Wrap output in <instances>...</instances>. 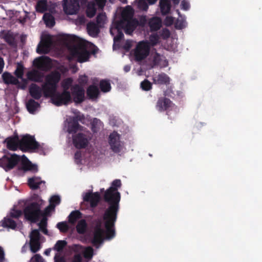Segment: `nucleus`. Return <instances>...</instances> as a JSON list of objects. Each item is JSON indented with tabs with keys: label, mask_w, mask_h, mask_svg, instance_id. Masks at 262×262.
<instances>
[{
	"label": "nucleus",
	"mask_w": 262,
	"mask_h": 262,
	"mask_svg": "<svg viewBox=\"0 0 262 262\" xmlns=\"http://www.w3.org/2000/svg\"><path fill=\"white\" fill-rule=\"evenodd\" d=\"M121 185L120 180H114L111 186L104 192L103 195V200L108 205L103 215L106 236L108 239H112L115 236V225L117 220L121 200V194L118 189L121 187Z\"/></svg>",
	"instance_id": "1"
},
{
	"label": "nucleus",
	"mask_w": 262,
	"mask_h": 262,
	"mask_svg": "<svg viewBox=\"0 0 262 262\" xmlns=\"http://www.w3.org/2000/svg\"><path fill=\"white\" fill-rule=\"evenodd\" d=\"M60 78L61 75L57 71L52 72L46 76L45 82L42 85L43 94L45 98H49L56 92Z\"/></svg>",
	"instance_id": "2"
},
{
	"label": "nucleus",
	"mask_w": 262,
	"mask_h": 262,
	"mask_svg": "<svg viewBox=\"0 0 262 262\" xmlns=\"http://www.w3.org/2000/svg\"><path fill=\"white\" fill-rule=\"evenodd\" d=\"M42 200L31 202L27 205L23 210L25 218L31 223H35L42 215L41 210Z\"/></svg>",
	"instance_id": "3"
},
{
	"label": "nucleus",
	"mask_w": 262,
	"mask_h": 262,
	"mask_svg": "<svg viewBox=\"0 0 262 262\" xmlns=\"http://www.w3.org/2000/svg\"><path fill=\"white\" fill-rule=\"evenodd\" d=\"M98 50V48H96L93 49L90 53L83 47H76L71 50L70 54L72 58L76 59L78 62L82 63L88 61L91 54H95Z\"/></svg>",
	"instance_id": "4"
},
{
	"label": "nucleus",
	"mask_w": 262,
	"mask_h": 262,
	"mask_svg": "<svg viewBox=\"0 0 262 262\" xmlns=\"http://www.w3.org/2000/svg\"><path fill=\"white\" fill-rule=\"evenodd\" d=\"M101 200L100 194L99 192H88L83 197L82 205H85L86 209L96 208Z\"/></svg>",
	"instance_id": "5"
},
{
	"label": "nucleus",
	"mask_w": 262,
	"mask_h": 262,
	"mask_svg": "<svg viewBox=\"0 0 262 262\" xmlns=\"http://www.w3.org/2000/svg\"><path fill=\"white\" fill-rule=\"evenodd\" d=\"M39 144L35 140L34 137L30 135L24 136L19 141V149L23 151L37 149Z\"/></svg>",
	"instance_id": "6"
},
{
	"label": "nucleus",
	"mask_w": 262,
	"mask_h": 262,
	"mask_svg": "<svg viewBox=\"0 0 262 262\" xmlns=\"http://www.w3.org/2000/svg\"><path fill=\"white\" fill-rule=\"evenodd\" d=\"M51 98L52 102L56 106L66 105L72 101V98L70 92H63L62 93L54 92V94L49 96Z\"/></svg>",
	"instance_id": "7"
},
{
	"label": "nucleus",
	"mask_w": 262,
	"mask_h": 262,
	"mask_svg": "<svg viewBox=\"0 0 262 262\" xmlns=\"http://www.w3.org/2000/svg\"><path fill=\"white\" fill-rule=\"evenodd\" d=\"M149 50L150 47L147 41H140L134 51L135 59L138 61L144 59L148 55Z\"/></svg>",
	"instance_id": "8"
},
{
	"label": "nucleus",
	"mask_w": 262,
	"mask_h": 262,
	"mask_svg": "<svg viewBox=\"0 0 262 262\" xmlns=\"http://www.w3.org/2000/svg\"><path fill=\"white\" fill-rule=\"evenodd\" d=\"M123 23V29L127 34H132L139 25V21L136 18H132L131 15L126 16L125 12L122 14V18L120 20Z\"/></svg>",
	"instance_id": "9"
},
{
	"label": "nucleus",
	"mask_w": 262,
	"mask_h": 262,
	"mask_svg": "<svg viewBox=\"0 0 262 262\" xmlns=\"http://www.w3.org/2000/svg\"><path fill=\"white\" fill-rule=\"evenodd\" d=\"M123 23L122 21L117 20L113 23L110 32L112 36L114 37V43L119 42L123 38Z\"/></svg>",
	"instance_id": "10"
},
{
	"label": "nucleus",
	"mask_w": 262,
	"mask_h": 262,
	"mask_svg": "<svg viewBox=\"0 0 262 262\" xmlns=\"http://www.w3.org/2000/svg\"><path fill=\"white\" fill-rule=\"evenodd\" d=\"M19 161L20 157L16 154L12 155L10 157L5 156L0 162V166L7 171L13 169Z\"/></svg>",
	"instance_id": "11"
},
{
	"label": "nucleus",
	"mask_w": 262,
	"mask_h": 262,
	"mask_svg": "<svg viewBox=\"0 0 262 262\" xmlns=\"http://www.w3.org/2000/svg\"><path fill=\"white\" fill-rule=\"evenodd\" d=\"M73 144L77 149L86 148L89 143L87 136L82 133H79L72 136Z\"/></svg>",
	"instance_id": "12"
},
{
	"label": "nucleus",
	"mask_w": 262,
	"mask_h": 262,
	"mask_svg": "<svg viewBox=\"0 0 262 262\" xmlns=\"http://www.w3.org/2000/svg\"><path fill=\"white\" fill-rule=\"evenodd\" d=\"M108 143L111 149L115 153H119L122 149L120 136L116 132L111 133L108 137Z\"/></svg>",
	"instance_id": "13"
},
{
	"label": "nucleus",
	"mask_w": 262,
	"mask_h": 262,
	"mask_svg": "<svg viewBox=\"0 0 262 262\" xmlns=\"http://www.w3.org/2000/svg\"><path fill=\"white\" fill-rule=\"evenodd\" d=\"M52 60L47 56H41L35 58L33 62V66L37 69L46 71L51 67Z\"/></svg>",
	"instance_id": "14"
},
{
	"label": "nucleus",
	"mask_w": 262,
	"mask_h": 262,
	"mask_svg": "<svg viewBox=\"0 0 262 262\" xmlns=\"http://www.w3.org/2000/svg\"><path fill=\"white\" fill-rule=\"evenodd\" d=\"M63 8L66 13L73 15L77 13L79 9L78 0H63Z\"/></svg>",
	"instance_id": "15"
},
{
	"label": "nucleus",
	"mask_w": 262,
	"mask_h": 262,
	"mask_svg": "<svg viewBox=\"0 0 262 262\" xmlns=\"http://www.w3.org/2000/svg\"><path fill=\"white\" fill-rule=\"evenodd\" d=\"M73 101L76 103H80L84 100V89L78 84H74L71 87Z\"/></svg>",
	"instance_id": "16"
},
{
	"label": "nucleus",
	"mask_w": 262,
	"mask_h": 262,
	"mask_svg": "<svg viewBox=\"0 0 262 262\" xmlns=\"http://www.w3.org/2000/svg\"><path fill=\"white\" fill-rule=\"evenodd\" d=\"M173 105L172 102L166 97H160L158 99L156 108L159 112L168 111Z\"/></svg>",
	"instance_id": "17"
},
{
	"label": "nucleus",
	"mask_w": 262,
	"mask_h": 262,
	"mask_svg": "<svg viewBox=\"0 0 262 262\" xmlns=\"http://www.w3.org/2000/svg\"><path fill=\"white\" fill-rule=\"evenodd\" d=\"M29 92L30 95L33 98V99L39 100L42 97V88H40L35 83H32L29 86Z\"/></svg>",
	"instance_id": "18"
},
{
	"label": "nucleus",
	"mask_w": 262,
	"mask_h": 262,
	"mask_svg": "<svg viewBox=\"0 0 262 262\" xmlns=\"http://www.w3.org/2000/svg\"><path fill=\"white\" fill-rule=\"evenodd\" d=\"M152 80L154 84L158 85H167L170 82V78L164 73L153 76Z\"/></svg>",
	"instance_id": "19"
},
{
	"label": "nucleus",
	"mask_w": 262,
	"mask_h": 262,
	"mask_svg": "<svg viewBox=\"0 0 262 262\" xmlns=\"http://www.w3.org/2000/svg\"><path fill=\"white\" fill-rule=\"evenodd\" d=\"M20 169L25 171H31L33 172H37L38 170L37 165L32 164L26 157L24 156L22 161Z\"/></svg>",
	"instance_id": "20"
},
{
	"label": "nucleus",
	"mask_w": 262,
	"mask_h": 262,
	"mask_svg": "<svg viewBox=\"0 0 262 262\" xmlns=\"http://www.w3.org/2000/svg\"><path fill=\"white\" fill-rule=\"evenodd\" d=\"M104 233V230L94 231L91 243L96 248H99V245L103 243Z\"/></svg>",
	"instance_id": "21"
},
{
	"label": "nucleus",
	"mask_w": 262,
	"mask_h": 262,
	"mask_svg": "<svg viewBox=\"0 0 262 262\" xmlns=\"http://www.w3.org/2000/svg\"><path fill=\"white\" fill-rule=\"evenodd\" d=\"M159 6L163 16L169 14L170 12L171 4L170 0H160Z\"/></svg>",
	"instance_id": "22"
},
{
	"label": "nucleus",
	"mask_w": 262,
	"mask_h": 262,
	"mask_svg": "<svg viewBox=\"0 0 262 262\" xmlns=\"http://www.w3.org/2000/svg\"><path fill=\"white\" fill-rule=\"evenodd\" d=\"M7 147L11 150L15 151L19 148L20 140L17 136L14 137H9L6 139Z\"/></svg>",
	"instance_id": "23"
},
{
	"label": "nucleus",
	"mask_w": 262,
	"mask_h": 262,
	"mask_svg": "<svg viewBox=\"0 0 262 262\" xmlns=\"http://www.w3.org/2000/svg\"><path fill=\"white\" fill-rule=\"evenodd\" d=\"M83 127L80 125L76 120L73 121L70 119L68 122L67 132L69 134H75L78 131L83 130Z\"/></svg>",
	"instance_id": "24"
},
{
	"label": "nucleus",
	"mask_w": 262,
	"mask_h": 262,
	"mask_svg": "<svg viewBox=\"0 0 262 262\" xmlns=\"http://www.w3.org/2000/svg\"><path fill=\"white\" fill-rule=\"evenodd\" d=\"M2 38L11 47H14L16 45L15 36L14 33L10 31L3 33L2 34Z\"/></svg>",
	"instance_id": "25"
},
{
	"label": "nucleus",
	"mask_w": 262,
	"mask_h": 262,
	"mask_svg": "<svg viewBox=\"0 0 262 262\" xmlns=\"http://www.w3.org/2000/svg\"><path fill=\"white\" fill-rule=\"evenodd\" d=\"M148 25L151 31H157L162 26V19L157 16L152 17L149 20Z\"/></svg>",
	"instance_id": "26"
},
{
	"label": "nucleus",
	"mask_w": 262,
	"mask_h": 262,
	"mask_svg": "<svg viewBox=\"0 0 262 262\" xmlns=\"http://www.w3.org/2000/svg\"><path fill=\"white\" fill-rule=\"evenodd\" d=\"M1 226L4 228L10 229L12 230H15L17 228V224L12 217H5L0 222Z\"/></svg>",
	"instance_id": "27"
},
{
	"label": "nucleus",
	"mask_w": 262,
	"mask_h": 262,
	"mask_svg": "<svg viewBox=\"0 0 262 262\" xmlns=\"http://www.w3.org/2000/svg\"><path fill=\"white\" fill-rule=\"evenodd\" d=\"M2 78L4 82L7 84L17 85L19 84V81L17 78L7 72H5L3 74Z\"/></svg>",
	"instance_id": "28"
},
{
	"label": "nucleus",
	"mask_w": 262,
	"mask_h": 262,
	"mask_svg": "<svg viewBox=\"0 0 262 262\" xmlns=\"http://www.w3.org/2000/svg\"><path fill=\"white\" fill-rule=\"evenodd\" d=\"M27 76L28 79L31 81L40 82L42 81L43 75L37 70H32L27 73Z\"/></svg>",
	"instance_id": "29"
},
{
	"label": "nucleus",
	"mask_w": 262,
	"mask_h": 262,
	"mask_svg": "<svg viewBox=\"0 0 262 262\" xmlns=\"http://www.w3.org/2000/svg\"><path fill=\"white\" fill-rule=\"evenodd\" d=\"M97 24L94 22H90L87 25V30L89 35L93 37H96L100 32L99 28Z\"/></svg>",
	"instance_id": "30"
},
{
	"label": "nucleus",
	"mask_w": 262,
	"mask_h": 262,
	"mask_svg": "<svg viewBox=\"0 0 262 262\" xmlns=\"http://www.w3.org/2000/svg\"><path fill=\"white\" fill-rule=\"evenodd\" d=\"M44 183L38 177H34L30 178L28 180V184L29 187L32 190H36L39 188L40 185Z\"/></svg>",
	"instance_id": "31"
},
{
	"label": "nucleus",
	"mask_w": 262,
	"mask_h": 262,
	"mask_svg": "<svg viewBox=\"0 0 262 262\" xmlns=\"http://www.w3.org/2000/svg\"><path fill=\"white\" fill-rule=\"evenodd\" d=\"M86 94L89 99L97 98L99 95V91L98 87L94 85H90L86 91Z\"/></svg>",
	"instance_id": "32"
},
{
	"label": "nucleus",
	"mask_w": 262,
	"mask_h": 262,
	"mask_svg": "<svg viewBox=\"0 0 262 262\" xmlns=\"http://www.w3.org/2000/svg\"><path fill=\"white\" fill-rule=\"evenodd\" d=\"M40 106V104L35 101V99H30L26 103L27 110L31 114H34L37 109Z\"/></svg>",
	"instance_id": "33"
},
{
	"label": "nucleus",
	"mask_w": 262,
	"mask_h": 262,
	"mask_svg": "<svg viewBox=\"0 0 262 262\" xmlns=\"http://www.w3.org/2000/svg\"><path fill=\"white\" fill-rule=\"evenodd\" d=\"M76 231L79 234H84L88 229V224L84 219L80 220L76 227Z\"/></svg>",
	"instance_id": "34"
},
{
	"label": "nucleus",
	"mask_w": 262,
	"mask_h": 262,
	"mask_svg": "<svg viewBox=\"0 0 262 262\" xmlns=\"http://www.w3.org/2000/svg\"><path fill=\"white\" fill-rule=\"evenodd\" d=\"M49 42L47 40H44L40 42L37 46L36 52L39 54H47L49 51Z\"/></svg>",
	"instance_id": "35"
},
{
	"label": "nucleus",
	"mask_w": 262,
	"mask_h": 262,
	"mask_svg": "<svg viewBox=\"0 0 262 262\" xmlns=\"http://www.w3.org/2000/svg\"><path fill=\"white\" fill-rule=\"evenodd\" d=\"M69 222L71 224H74L76 221L82 217V213L79 210H74L69 215Z\"/></svg>",
	"instance_id": "36"
},
{
	"label": "nucleus",
	"mask_w": 262,
	"mask_h": 262,
	"mask_svg": "<svg viewBox=\"0 0 262 262\" xmlns=\"http://www.w3.org/2000/svg\"><path fill=\"white\" fill-rule=\"evenodd\" d=\"M43 19L46 26L49 27H53L55 24V18L50 13H45L43 16Z\"/></svg>",
	"instance_id": "37"
},
{
	"label": "nucleus",
	"mask_w": 262,
	"mask_h": 262,
	"mask_svg": "<svg viewBox=\"0 0 262 262\" xmlns=\"http://www.w3.org/2000/svg\"><path fill=\"white\" fill-rule=\"evenodd\" d=\"M99 86L101 91L103 93H107L111 91V85L108 80L103 79L100 80Z\"/></svg>",
	"instance_id": "38"
},
{
	"label": "nucleus",
	"mask_w": 262,
	"mask_h": 262,
	"mask_svg": "<svg viewBox=\"0 0 262 262\" xmlns=\"http://www.w3.org/2000/svg\"><path fill=\"white\" fill-rule=\"evenodd\" d=\"M48 5L46 0L39 1L36 5V10L38 12L43 13L47 10Z\"/></svg>",
	"instance_id": "39"
},
{
	"label": "nucleus",
	"mask_w": 262,
	"mask_h": 262,
	"mask_svg": "<svg viewBox=\"0 0 262 262\" xmlns=\"http://www.w3.org/2000/svg\"><path fill=\"white\" fill-rule=\"evenodd\" d=\"M157 0H139L138 2L139 8L143 10L147 11L148 9V5L146 2L150 5H153L156 3Z\"/></svg>",
	"instance_id": "40"
},
{
	"label": "nucleus",
	"mask_w": 262,
	"mask_h": 262,
	"mask_svg": "<svg viewBox=\"0 0 262 262\" xmlns=\"http://www.w3.org/2000/svg\"><path fill=\"white\" fill-rule=\"evenodd\" d=\"M30 248L32 253H36L41 248L40 241H36V240L30 241Z\"/></svg>",
	"instance_id": "41"
},
{
	"label": "nucleus",
	"mask_w": 262,
	"mask_h": 262,
	"mask_svg": "<svg viewBox=\"0 0 262 262\" xmlns=\"http://www.w3.org/2000/svg\"><path fill=\"white\" fill-rule=\"evenodd\" d=\"M73 79L72 78H67L62 80L61 83L63 92H69V90L72 86Z\"/></svg>",
	"instance_id": "42"
},
{
	"label": "nucleus",
	"mask_w": 262,
	"mask_h": 262,
	"mask_svg": "<svg viewBox=\"0 0 262 262\" xmlns=\"http://www.w3.org/2000/svg\"><path fill=\"white\" fill-rule=\"evenodd\" d=\"M14 74L17 78L24 79L23 77L24 74V67L22 64L17 63Z\"/></svg>",
	"instance_id": "43"
},
{
	"label": "nucleus",
	"mask_w": 262,
	"mask_h": 262,
	"mask_svg": "<svg viewBox=\"0 0 262 262\" xmlns=\"http://www.w3.org/2000/svg\"><path fill=\"white\" fill-rule=\"evenodd\" d=\"M47 218L46 216L42 217L40 223L38 224V226L40 230L46 235L48 234V231L47 229Z\"/></svg>",
	"instance_id": "44"
},
{
	"label": "nucleus",
	"mask_w": 262,
	"mask_h": 262,
	"mask_svg": "<svg viewBox=\"0 0 262 262\" xmlns=\"http://www.w3.org/2000/svg\"><path fill=\"white\" fill-rule=\"evenodd\" d=\"M92 226L94 231L104 230L102 228V221L100 219H96L92 221Z\"/></svg>",
	"instance_id": "45"
},
{
	"label": "nucleus",
	"mask_w": 262,
	"mask_h": 262,
	"mask_svg": "<svg viewBox=\"0 0 262 262\" xmlns=\"http://www.w3.org/2000/svg\"><path fill=\"white\" fill-rule=\"evenodd\" d=\"M67 242L64 240L58 241L54 247V249L58 252L61 251L67 246Z\"/></svg>",
	"instance_id": "46"
},
{
	"label": "nucleus",
	"mask_w": 262,
	"mask_h": 262,
	"mask_svg": "<svg viewBox=\"0 0 262 262\" xmlns=\"http://www.w3.org/2000/svg\"><path fill=\"white\" fill-rule=\"evenodd\" d=\"M140 87L143 91H148L152 89V83L145 79L141 82Z\"/></svg>",
	"instance_id": "47"
},
{
	"label": "nucleus",
	"mask_w": 262,
	"mask_h": 262,
	"mask_svg": "<svg viewBox=\"0 0 262 262\" xmlns=\"http://www.w3.org/2000/svg\"><path fill=\"white\" fill-rule=\"evenodd\" d=\"M94 255V249L92 247L89 246L85 248L83 252L84 258L91 259Z\"/></svg>",
	"instance_id": "48"
},
{
	"label": "nucleus",
	"mask_w": 262,
	"mask_h": 262,
	"mask_svg": "<svg viewBox=\"0 0 262 262\" xmlns=\"http://www.w3.org/2000/svg\"><path fill=\"white\" fill-rule=\"evenodd\" d=\"M106 15L103 13H99L96 17V24L101 27L105 23Z\"/></svg>",
	"instance_id": "49"
},
{
	"label": "nucleus",
	"mask_w": 262,
	"mask_h": 262,
	"mask_svg": "<svg viewBox=\"0 0 262 262\" xmlns=\"http://www.w3.org/2000/svg\"><path fill=\"white\" fill-rule=\"evenodd\" d=\"M24 213L21 210L12 209L10 212V216L12 218L18 219Z\"/></svg>",
	"instance_id": "50"
},
{
	"label": "nucleus",
	"mask_w": 262,
	"mask_h": 262,
	"mask_svg": "<svg viewBox=\"0 0 262 262\" xmlns=\"http://www.w3.org/2000/svg\"><path fill=\"white\" fill-rule=\"evenodd\" d=\"M40 237V234L37 229L33 230L30 234V241L36 240V241H39Z\"/></svg>",
	"instance_id": "51"
},
{
	"label": "nucleus",
	"mask_w": 262,
	"mask_h": 262,
	"mask_svg": "<svg viewBox=\"0 0 262 262\" xmlns=\"http://www.w3.org/2000/svg\"><path fill=\"white\" fill-rule=\"evenodd\" d=\"M89 81V78L88 76L83 75H80L79 76V78L78 79V85H79L83 87L84 85H85Z\"/></svg>",
	"instance_id": "52"
},
{
	"label": "nucleus",
	"mask_w": 262,
	"mask_h": 262,
	"mask_svg": "<svg viewBox=\"0 0 262 262\" xmlns=\"http://www.w3.org/2000/svg\"><path fill=\"white\" fill-rule=\"evenodd\" d=\"M92 130L94 133H96L97 132V129L98 125L101 124V121L97 118H94L92 123Z\"/></svg>",
	"instance_id": "53"
},
{
	"label": "nucleus",
	"mask_w": 262,
	"mask_h": 262,
	"mask_svg": "<svg viewBox=\"0 0 262 262\" xmlns=\"http://www.w3.org/2000/svg\"><path fill=\"white\" fill-rule=\"evenodd\" d=\"M50 204L54 205V208L56 206L59 205L60 203V198L58 195H53L50 199Z\"/></svg>",
	"instance_id": "54"
},
{
	"label": "nucleus",
	"mask_w": 262,
	"mask_h": 262,
	"mask_svg": "<svg viewBox=\"0 0 262 262\" xmlns=\"http://www.w3.org/2000/svg\"><path fill=\"white\" fill-rule=\"evenodd\" d=\"M56 227L61 232H66L69 229L68 225L65 222H59Z\"/></svg>",
	"instance_id": "55"
},
{
	"label": "nucleus",
	"mask_w": 262,
	"mask_h": 262,
	"mask_svg": "<svg viewBox=\"0 0 262 262\" xmlns=\"http://www.w3.org/2000/svg\"><path fill=\"white\" fill-rule=\"evenodd\" d=\"M159 37L157 34H151L149 36V41L152 46H156L159 42Z\"/></svg>",
	"instance_id": "56"
},
{
	"label": "nucleus",
	"mask_w": 262,
	"mask_h": 262,
	"mask_svg": "<svg viewBox=\"0 0 262 262\" xmlns=\"http://www.w3.org/2000/svg\"><path fill=\"white\" fill-rule=\"evenodd\" d=\"M55 210L54 205H49L48 206H47L44 210L43 213H42V216L44 217L47 216H48L50 215L51 212L52 211H54Z\"/></svg>",
	"instance_id": "57"
},
{
	"label": "nucleus",
	"mask_w": 262,
	"mask_h": 262,
	"mask_svg": "<svg viewBox=\"0 0 262 262\" xmlns=\"http://www.w3.org/2000/svg\"><path fill=\"white\" fill-rule=\"evenodd\" d=\"M29 262H45L42 257L39 254H35L30 259Z\"/></svg>",
	"instance_id": "58"
},
{
	"label": "nucleus",
	"mask_w": 262,
	"mask_h": 262,
	"mask_svg": "<svg viewBox=\"0 0 262 262\" xmlns=\"http://www.w3.org/2000/svg\"><path fill=\"white\" fill-rule=\"evenodd\" d=\"M61 39L64 43L68 44L74 40V38L73 36L71 35H64L62 36Z\"/></svg>",
	"instance_id": "59"
},
{
	"label": "nucleus",
	"mask_w": 262,
	"mask_h": 262,
	"mask_svg": "<svg viewBox=\"0 0 262 262\" xmlns=\"http://www.w3.org/2000/svg\"><path fill=\"white\" fill-rule=\"evenodd\" d=\"M174 21L173 17L172 16H166L164 20V24L167 27L171 26Z\"/></svg>",
	"instance_id": "60"
},
{
	"label": "nucleus",
	"mask_w": 262,
	"mask_h": 262,
	"mask_svg": "<svg viewBox=\"0 0 262 262\" xmlns=\"http://www.w3.org/2000/svg\"><path fill=\"white\" fill-rule=\"evenodd\" d=\"M185 22L183 20L177 19L176 24L175 27L177 29H182L185 27Z\"/></svg>",
	"instance_id": "61"
},
{
	"label": "nucleus",
	"mask_w": 262,
	"mask_h": 262,
	"mask_svg": "<svg viewBox=\"0 0 262 262\" xmlns=\"http://www.w3.org/2000/svg\"><path fill=\"white\" fill-rule=\"evenodd\" d=\"M190 8V4L188 0H182L181 3V8L182 10L187 11Z\"/></svg>",
	"instance_id": "62"
},
{
	"label": "nucleus",
	"mask_w": 262,
	"mask_h": 262,
	"mask_svg": "<svg viewBox=\"0 0 262 262\" xmlns=\"http://www.w3.org/2000/svg\"><path fill=\"white\" fill-rule=\"evenodd\" d=\"M160 35L163 39H167L170 36V31L168 29H163L161 32Z\"/></svg>",
	"instance_id": "63"
},
{
	"label": "nucleus",
	"mask_w": 262,
	"mask_h": 262,
	"mask_svg": "<svg viewBox=\"0 0 262 262\" xmlns=\"http://www.w3.org/2000/svg\"><path fill=\"white\" fill-rule=\"evenodd\" d=\"M75 161L77 164H79L81 161V152L77 150L74 155Z\"/></svg>",
	"instance_id": "64"
}]
</instances>
